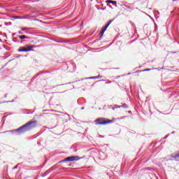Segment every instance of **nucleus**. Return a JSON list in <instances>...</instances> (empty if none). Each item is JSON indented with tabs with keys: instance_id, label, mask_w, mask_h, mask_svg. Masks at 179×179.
Masks as SVG:
<instances>
[{
	"instance_id": "obj_1",
	"label": "nucleus",
	"mask_w": 179,
	"mask_h": 179,
	"mask_svg": "<svg viewBox=\"0 0 179 179\" xmlns=\"http://www.w3.org/2000/svg\"><path fill=\"white\" fill-rule=\"evenodd\" d=\"M34 127H36V122H29L16 131H22V132H26V131H30V129H31V128H34Z\"/></svg>"
},
{
	"instance_id": "obj_2",
	"label": "nucleus",
	"mask_w": 179,
	"mask_h": 179,
	"mask_svg": "<svg viewBox=\"0 0 179 179\" xmlns=\"http://www.w3.org/2000/svg\"><path fill=\"white\" fill-rule=\"evenodd\" d=\"M95 122H96V124H100L101 125H106V124H111L113 122H114V120H110L108 119H106V118H99L97 119Z\"/></svg>"
},
{
	"instance_id": "obj_3",
	"label": "nucleus",
	"mask_w": 179,
	"mask_h": 179,
	"mask_svg": "<svg viewBox=\"0 0 179 179\" xmlns=\"http://www.w3.org/2000/svg\"><path fill=\"white\" fill-rule=\"evenodd\" d=\"M33 48H34V46H25V47H20L18 49L19 52H28L29 51H33Z\"/></svg>"
},
{
	"instance_id": "obj_4",
	"label": "nucleus",
	"mask_w": 179,
	"mask_h": 179,
	"mask_svg": "<svg viewBox=\"0 0 179 179\" xmlns=\"http://www.w3.org/2000/svg\"><path fill=\"white\" fill-rule=\"evenodd\" d=\"M75 160H79V159H78V156L68 157L62 162H75Z\"/></svg>"
},
{
	"instance_id": "obj_5",
	"label": "nucleus",
	"mask_w": 179,
	"mask_h": 179,
	"mask_svg": "<svg viewBox=\"0 0 179 179\" xmlns=\"http://www.w3.org/2000/svg\"><path fill=\"white\" fill-rule=\"evenodd\" d=\"M113 21L110 20L109 22L105 26L104 29L102 30V34H104V32L107 30V28L111 24Z\"/></svg>"
},
{
	"instance_id": "obj_6",
	"label": "nucleus",
	"mask_w": 179,
	"mask_h": 179,
	"mask_svg": "<svg viewBox=\"0 0 179 179\" xmlns=\"http://www.w3.org/2000/svg\"><path fill=\"white\" fill-rule=\"evenodd\" d=\"M106 2H108L109 3H113V4L117 3V1H114L113 0H108L106 1Z\"/></svg>"
},
{
	"instance_id": "obj_7",
	"label": "nucleus",
	"mask_w": 179,
	"mask_h": 179,
	"mask_svg": "<svg viewBox=\"0 0 179 179\" xmlns=\"http://www.w3.org/2000/svg\"><path fill=\"white\" fill-rule=\"evenodd\" d=\"M18 37H19V38H20L21 40H24V38H26V36H24V35L19 36Z\"/></svg>"
},
{
	"instance_id": "obj_8",
	"label": "nucleus",
	"mask_w": 179,
	"mask_h": 179,
	"mask_svg": "<svg viewBox=\"0 0 179 179\" xmlns=\"http://www.w3.org/2000/svg\"><path fill=\"white\" fill-rule=\"evenodd\" d=\"M145 71H150V69H145Z\"/></svg>"
},
{
	"instance_id": "obj_9",
	"label": "nucleus",
	"mask_w": 179,
	"mask_h": 179,
	"mask_svg": "<svg viewBox=\"0 0 179 179\" xmlns=\"http://www.w3.org/2000/svg\"><path fill=\"white\" fill-rule=\"evenodd\" d=\"M173 1H177V0H173Z\"/></svg>"
}]
</instances>
